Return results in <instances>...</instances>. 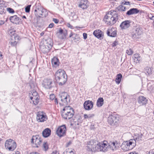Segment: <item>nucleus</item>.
Wrapping results in <instances>:
<instances>
[{"mask_svg": "<svg viewBox=\"0 0 154 154\" xmlns=\"http://www.w3.org/2000/svg\"><path fill=\"white\" fill-rule=\"evenodd\" d=\"M118 14L116 11H111L109 12L104 17V20L109 25H112L116 22L118 19Z\"/></svg>", "mask_w": 154, "mask_h": 154, "instance_id": "f257e3e1", "label": "nucleus"}, {"mask_svg": "<svg viewBox=\"0 0 154 154\" xmlns=\"http://www.w3.org/2000/svg\"><path fill=\"white\" fill-rule=\"evenodd\" d=\"M67 78L65 72L62 69L58 70L55 74V80L59 83V85H62L64 84L66 81Z\"/></svg>", "mask_w": 154, "mask_h": 154, "instance_id": "f03ea898", "label": "nucleus"}, {"mask_svg": "<svg viewBox=\"0 0 154 154\" xmlns=\"http://www.w3.org/2000/svg\"><path fill=\"white\" fill-rule=\"evenodd\" d=\"M136 145V141L134 139H131L123 142L121 146L122 150L127 151L132 149Z\"/></svg>", "mask_w": 154, "mask_h": 154, "instance_id": "7ed1b4c3", "label": "nucleus"}, {"mask_svg": "<svg viewBox=\"0 0 154 154\" xmlns=\"http://www.w3.org/2000/svg\"><path fill=\"white\" fill-rule=\"evenodd\" d=\"M74 113V110L69 106H65L62 111V116L63 118L69 119L73 116Z\"/></svg>", "mask_w": 154, "mask_h": 154, "instance_id": "20e7f679", "label": "nucleus"}, {"mask_svg": "<svg viewBox=\"0 0 154 154\" xmlns=\"http://www.w3.org/2000/svg\"><path fill=\"white\" fill-rule=\"evenodd\" d=\"M5 146L6 149L9 151H12L15 149L17 146L16 143L13 140L9 139L5 142Z\"/></svg>", "mask_w": 154, "mask_h": 154, "instance_id": "39448f33", "label": "nucleus"}, {"mask_svg": "<svg viewBox=\"0 0 154 154\" xmlns=\"http://www.w3.org/2000/svg\"><path fill=\"white\" fill-rule=\"evenodd\" d=\"M143 33V32L140 27L136 26L134 27L132 33V37L133 38H138Z\"/></svg>", "mask_w": 154, "mask_h": 154, "instance_id": "423d86ee", "label": "nucleus"}, {"mask_svg": "<svg viewBox=\"0 0 154 154\" xmlns=\"http://www.w3.org/2000/svg\"><path fill=\"white\" fill-rule=\"evenodd\" d=\"M29 94L30 99L32 101L33 104L35 105L38 104L39 102V97L37 92L33 90Z\"/></svg>", "mask_w": 154, "mask_h": 154, "instance_id": "0eeeda50", "label": "nucleus"}, {"mask_svg": "<svg viewBox=\"0 0 154 154\" xmlns=\"http://www.w3.org/2000/svg\"><path fill=\"white\" fill-rule=\"evenodd\" d=\"M69 97L66 93L64 92L61 94L60 97L62 102L60 103V104L62 105H66L68 102H69Z\"/></svg>", "mask_w": 154, "mask_h": 154, "instance_id": "6e6552de", "label": "nucleus"}, {"mask_svg": "<svg viewBox=\"0 0 154 154\" xmlns=\"http://www.w3.org/2000/svg\"><path fill=\"white\" fill-rule=\"evenodd\" d=\"M107 142L106 141H104L103 142L97 144L98 151L105 152L107 150V148L108 146L107 144Z\"/></svg>", "mask_w": 154, "mask_h": 154, "instance_id": "1a4fd4ad", "label": "nucleus"}, {"mask_svg": "<svg viewBox=\"0 0 154 154\" xmlns=\"http://www.w3.org/2000/svg\"><path fill=\"white\" fill-rule=\"evenodd\" d=\"M48 119L45 113L42 112H39L37 113L36 119L38 122H43Z\"/></svg>", "mask_w": 154, "mask_h": 154, "instance_id": "9d476101", "label": "nucleus"}, {"mask_svg": "<svg viewBox=\"0 0 154 154\" xmlns=\"http://www.w3.org/2000/svg\"><path fill=\"white\" fill-rule=\"evenodd\" d=\"M108 121L111 125H116L119 121V118L114 115H110L108 117Z\"/></svg>", "mask_w": 154, "mask_h": 154, "instance_id": "9b49d317", "label": "nucleus"}, {"mask_svg": "<svg viewBox=\"0 0 154 154\" xmlns=\"http://www.w3.org/2000/svg\"><path fill=\"white\" fill-rule=\"evenodd\" d=\"M66 127L65 125H63L58 128L56 131V134L58 136L61 137L66 135Z\"/></svg>", "mask_w": 154, "mask_h": 154, "instance_id": "f8f14e48", "label": "nucleus"}, {"mask_svg": "<svg viewBox=\"0 0 154 154\" xmlns=\"http://www.w3.org/2000/svg\"><path fill=\"white\" fill-rule=\"evenodd\" d=\"M87 149L90 151L94 152L97 151V144L93 141H90L89 142L87 146Z\"/></svg>", "mask_w": 154, "mask_h": 154, "instance_id": "ddd939ff", "label": "nucleus"}, {"mask_svg": "<svg viewBox=\"0 0 154 154\" xmlns=\"http://www.w3.org/2000/svg\"><path fill=\"white\" fill-rule=\"evenodd\" d=\"M42 142L41 139L38 135H36L32 136L31 142L33 143H35L36 147H38Z\"/></svg>", "mask_w": 154, "mask_h": 154, "instance_id": "4468645a", "label": "nucleus"}, {"mask_svg": "<svg viewBox=\"0 0 154 154\" xmlns=\"http://www.w3.org/2000/svg\"><path fill=\"white\" fill-rule=\"evenodd\" d=\"M53 81L50 79H45L43 81V86L46 88L50 89L52 87Z\"/></svg>", "mask_w": 154, "mask_h": 154, "instance_id": "2eb2a0df", "label": "nucleus"}, {"mask_svg": "<svg viewBox=\"0 0 154 154\" xmlns=\"http://www.w3.org/2000/svg\"><path fill=\"white\" fill-rule=\"evenodd\" d=\"M120 146V143L117 141L110 142L108 143V146L112 151H115L118 149Z\"/></svg>", "mask_w": 154, "mask_h": 154, "instance_id": "dca6fc26", "label": "nucleus"}, {"mask_svg": "<svg viewBox=\"0 0 154 154\" xmlns=\"http://www.w3.org/2000/svg\"><path fill=\"white\" fill-rule=\"evenodd\" d=\"M93 103L91 101L89 100L85 101L84 104V106L85 109L90 110L93 107Z\"/></svg>", "mask_w": 154, "mask_h": 154, "instance_id": "f3484780", "label": "nucleus"}, {"mask_svg": "<svg viewBox=\"0 0 154 154\" xmlns=\"http://www.w3.org/2000/svg\"><path fill=\"white\" fill-rule=\"evenodd\" d=\"M130 20H125L122 23L120 26L122 29H126L130 26Z\"/></svg>", "mask_w": 154, "mask_h": 154, "instance_id": "a211bd4d", "label": "nucleus"}, {"mask_svg": "<svg viewBox=\"0 0 154 154\" xmlns=\"http://www.w3.org/2000/svg\"><path fill=\"white\" fill-rule=\"evenodd\" d=\"M10 20L12 23L16 24H19L20 21V20L16 15L10 17Z\"/></svg>", "mask_w": 154, "mask_h": 154, "instance_id": "6ab92c4d", "label": "nucleus"}, {"mask_svg": "<svg viewBox=\"0 0 154 154\" xmlns=\"http://www.w3.org/2000/svg\"><path fill=\"white\" fill-rule=\"evenodd\" d=\"M138 103L140 105H145L147 102V100L143 96H139L138 98Z\"/></svg>", "mask_w": 154, "mask_h": 154, "instance_id": "aec40b11", "label": "nucleus"}, {"mask_svg": "<svg viewBox=\"0 0 154 154\" xmlns=\"http://www.w3.org/2000/svg\"><path fill=\"white\" fill-rule=\"evenodd\" d=\"M93 34L97 38H100L103 35V32L100 29L95 30L93 32Z\"/></svg>", "mask_w": 154, "mask_h": 154, "instance_id": "412c9836", "label": "nucleus"}, {"mask_svg": "<svg viewBox=\"0 0 154 154\" xmlns=\"http://www.w3.org/2000/svg\"><path fill=\"white\" fill-rule=\"evenodd\" d=\"M88 1L86 0H81L79 6L83 9L87 8L88 6Z\"/></svg>", "mask_w": 154, "mask_h": 154, "instance_id": "4be33fe9", "label": "nucleus"}, {"mask_svg": "<svg viewBox=\"0 0 154 154\" xmlns=\"http://www.w3.org/2000/svg\"><path fill=\"white\" fill-rule=\"evenodd\" d=\"M107 34L108 36L112 37H114L116 35V31L114 29H109Z\"/></svg>", "mask_w": 154, "mask_h": 154, "instance_id": "5701e85b", "label": "nucleus"}, {"mask_svg": "<svg viewBox=\"0 0 154 154\" xmlns=\"http://www.w3.org/2000/svg\"><path fill=\"white\" fill-rule=\"evenodd\" d=\"M51 133V130L49 128H46L42 131V134L44 137H47L50 135Z\"/></svg>", "mask_w": 154, "mask_h": 154, "instance_id": "b1692460", "label": "nucleus"}, {"mask_svg": "<svg viewBox=\"0 0 154 154\" xmlns=\"http://www.w3.org/2000/svg\"><path fill=\"white\" fill-rule=\"evenodd\" d=\"M42 8L40 6L37 8L36 7L35 9V14L37 17H41V11L42 10Z\"/></svg>", "mask_w": 154, "mask_h": 154, "instance_id": "393cba45", "label": "nucleus"}, {"mask_svg": "<svg viewBox=\"0 0 154 154\" xmlns=\"http://www.w3.org/2000/svg\"><path fill=\"white\" fill-rule=\"evenodd\" d=\"M43 44L46 46L51 48L53 45V42L51 39H48L44 41Z\"/></svg>", "mask_w": 154, "mask_h": 154, "instance_id": "a878e982", "label": "nucleus"}, {"mask_svg": "<svg viewBox=\"0 0 154 154\" xmlns=\"http://www.w3.org/2000/svg\"><path fill=\"white\" fill-rule=\"evenodd\" d=\"M139 12V11L137 8H133L131 9L127 12L126 14L130 15L134 14H136Z\"/></svg>", "mask_w": 154, "mask_h": 154, "instance_id": "bb28decb", "label": "nucleus"}, {"mask_svg": "<svg viewBox=\"0 0 154 154\" xmlns=\"http://www.w3.org/2000/svg\"><path fill=\"white\" fill-rule=\"evenodd\" d=\"M16 39H18V37L13 35L12 36L11 40L9 42V43L12 46H15L17 44V42L16 41Z\"/></svg>", "mask_w": 154, "mask_h": 154, "instance_id": "cd10ccee", "label": "nucleus"}, {"mask_svg": "<svg viewBox=\"0 0 154 154\" xmlns=\"http://www.w3.org/2000/svg\"><path fill=\"white\" fill-rule=\"evenodd\" d=\"M40 48L44 54L48 52L51 49V48L49 47L48 48V47L47 46H46L44 44L43 45L41 46Z\"/></svg>", "mask_w": 154, "mask_h": 154, "instance_id": "c85d7f7f", "label": "nucleus"}, {"mask_svg": "<svg viewBox=\"0 0 154 154\" xmlns=\"http://www.w3.org/2000/svg\"><path fill=\"white\" fill-rule=\"evenodd\" d=\"M104 100L103 98H99L97 101V105L98 107L101 106L103 104Z\"/></svg>", "mask_w": 154, "mask_h": 154, "instance_id": "c756f323", "label": "nucleus"}, {"mask_svg": "<svg viewBox=\"0 0 154 154\" xmlns=\"http://www.w3.org/2000/svg\"><path fill=\"white\" fill-rule=\"evenodd\" d=\"M58 61L59 60L57 57H54L51 60V63L54 66H56L58 65Z\"/></svg>", "mask_w": 154, "mask_h": 154, "instance_id": "7c9ffc66", "label": "nucleus"}, {"mask_svg": "<svg viewBox=\"0 0 154 154\" xmlns=\"http://www.w3.org/2000/svg\"><path fill=\"white\" fill-rule=\"evenodd\" d=\"M81 119L80 117L77 116L74 118L73 121L75 123V125H79V123L81 122Z\"/></svg>", "mask_w": 154, "mask_h": 154, "instance_id": "2f4dec72", "label": "nucleus"}, {"mask_svg": "<svg viewBox=\"0 0 154 154\" xmlns=\"http://www.w3.org/2000/svg\"><path fill=\"white\" fill-rule=\"evenodd\" d=\"M5 5L0 2V14H2L4 13L5 11Z\"/></svg>", "mask_w": 154, "mask_h": 154, "instance_id": "473e14b6", "label": "nucleus"}, {"mask_svg": "<svg viewBox=\"0 0 154 154\" xmlns=\"http://www.w3.org/2000/svg\"><path fill=\"white\" fill-rule=\"evenodd\" d=\"M122 77V75L121 74H118L116 76V77L115 79V81L116 83L119 84L121 82V79Z\"/></svg>", "mask_w": 154, "mask_h": 154, "instance_id": "72a5a7b5", "label": "nucleus"}, {"mask_svg": "<svg viewBox=\"0 0 154 154\" xmlns=\"http://www.w3.org/2000/svg\"><path fill=\"white\" fill-rule=\"evenodd\" d=\"M65 32H64L63 30L61 29H60L58 32H57V34L58 37L59 38H63V37H62L60 35L63 33Z\"/></svg>", "mask_w": 154, "mask_h": 154, "instance_id": "f704fd0d", "label": "nucleus"}, {"mask_svg": "<svg viewBox=\"0 0 154 154\" xmlns=\"http://www.w3.org/2000/svg\"><path fill=\"white\" fill-rule=\"evenodd\" d=\"M143 134H139L137 135L136 137L135 138V140L137 141H139L142 140L143 137Z\"/></svg>", "mask_w": 154, "mask_h": 154, "instance_id": "c9c22d12", "label": "nucleus"}, {"mask_svg": "<svg viewBox=\"0 0 154 154\" xmlns=\"http://www.w3.org/2000/svg\"><path fill=\"white\" fill-rule=\"evenodd\" d=\"M41 17L42 16L45 17L48 14V12L45 9L42 8L41 11Z\"/></svg>", "mask_w": 154, "mask_h": 154, "instance_id": "e433bc0d", "label": "nucleus"}, {"mask_svg": "<svg viewBox=\"0 0 154 154\" xmlns=\"http://www.w3.org/2000/svg\"><path fill=\"white\" fill-rule=\"evenodd\" d=\"M94 114H89L88 115L85 114L84 115V118L86 119H90L94 116Z\"/></svg>", "mask_w": 154, "mask_h": 154, "instance_id": "4c0bfd02", "label": "nucleus"}, {"mask_svg": "<svg viewBox=\"0 0 154 154\" xmlns=\"http://www.w3.org/2000/svg\"><path fill=\"white\" fill-rule=\"evenodd\" d=\"M126 53L128 55H131L134 52L131 48H129L126 50Z\"/></svg>", "mask_w": 154, "mask_h": 154, "instance_id": "58836bf2", "label": "nucleus"}, {"mask_svg": "<svg viewBox=\"0 0 154 154\" xmlns=\"http://www.w3.org/2000/svg\"><path fill=\"white\" fill-rule=\"evenodd\" d=\"M43 146L44 149L45 151L47 150L48 148V145L46 143H44L43 144Z\"/></svg>", "mask_w": 154, "mask_h": 154, "instance_id": "ea45409f", "label": "nucleus"}, {"mask_svg": "<svg viewBox=\"0 0 154 154\" xmlns=\"http://www.w3.org/2000/svg\"><path fill=\"white\" fill-rule=\"evenodd\" d=\"M119 10L120 11H125L126 8L123 5H121L119 7Z\"/></svg>", "mask_w": 154, "mask_h": 154, "instance_id": "a19ab883", "label": "nucleus"}, {"mask_svg": "<svg viewBox=\"0 0 154 154\" xmlns=\"http://www.w3.org/2000/svg\"><path fill=\"white\" fill-rule=\"evenodd\" d=\"M7 11L9 13H13L14 12V10L13 9H12L11 8H7Z\"/></svg>", "mask_w": 154, "mask_h": 154, "instance_id": "79ce46f5", "label": "nucleus"}, {"mask_svg": "<svg viewBox=\"0 0 154 154\" xmlns=\"http://www.w3.org/2000/svg\"><path fill=\"white\" fill-rule=\"evenodd\" d=\"M31 5H28L25 8V11L26 12H29L30 11Z\"/></svg>", "mask_w": 154, "mask_h": 154, "instance_id": "37998d69", "label": "nucleus"}, {"mask_svg": "<svg viewBox=\"0 0 154 154\" xmlns=\"http://www.w3.org/2000/svg\"><path fill=\"white\" fill-rule=\"evenodd\" d=\"M67 34V32L66 31L65 32L63 33V34H62L60 36H61L62 37H63V38H60L61 39H63L66 38V35Z\"/></svg>", "mask_w": 154, "mask_h": 154, "instance_id": "c03bdc74", "label": "nucleus"}, {"mask_svg": "<svg viewBox=\"0 0 154 154\" xmlns=\"http://www.w3.org/2000/svg\"><path fill=\"white\" fill-rule=\"evenodd\" d=\"M50 99L51 100H53L55 98V95L53 94H51L50 95Z\"/></svg>", "mask_w": 154, "mask_h": 154, "instance_id": "a18cd8bd", "label": "nucleus"}, {"mask_svg": "<svg viewBox=\"0 0 154 154\" xmlns=\"http://www.w3.org/2000/svg\"><path fill=\"white\" fill-rule=\"evenodd\" d=\"M66 26L70 28L71 29H74L73 26H72L70 25L69 23H67L66 24Z\"/></svg>", "mask_w": 154, "mask_h": 154, "instance_id": "49530a36", "label": "nucleus"}, {"mask_svg": "<svg viewBox=\"0 0 154 154\" xmlns=\"http://www.w3.org/2000/svg\"><path fill=\"white\" fill-rule=\"evenodd\" d=\"M118 44V42L116 41H115L113 42V43L112 44V47H115Z\"/></svg>", "mask_w": 154, "mask_h": 154, "instance_id": "de8ad7c7", "label": "nucleus"}, {"mask_svg": "<svg viewBox=\"0 0 154 154\" xmlns=\"http://www.w3.org/2000/svg\"><path fill=\"white\" fill-rule=\"evenodd\" d=\"M134 57L135 58H136L137 59V60H138V59L140 57H139V54H135L134 55Z\"/></svg>", "mask_w": 154, "mask_h": 154, "instance_id": "09e8293b", "label": "nucleus"}, {"mask_svg": "<svg viewBox=\"0 0 154 154\" xmlns=\"http://www.w3.org/2000/svg\"><path fill=\"white\" fill-rule=\"evenodd\" d=\"M53 21L56 23H57L59 22V20L56 18H53Z\"/></svg>", "mask_w": 154, "mask_h": 154, "instance_id": "8fccbe9b", "label": "nucleus"}, {"mask_svg": "<svg viewBox=\"0 0 154 154\" xmlns=\"http://www.w3.org/2000/svg\"><path fill=\"white\" fill-rule=\"evenodd\" d=\"M87 35L86 33H83V38L84 39H86L87 38Z\"/></svg>", "mask_w": 154, "mask_h": 154, "instance_id": "3c124183", "label": "nucleus"}, {"mask_svg": "<svg viewBox=\"0 0 154 154\" xmlns=\"http://www.w3.org/2000/svg\"><path fill=\"white\" fill-rule=\"evenodd\" d=\"M77 35V34H75L72 32H71L69 35V37L70 38L72 37V36L75 35V36Z\"/></svg>", "mask_w": 154, "mask_h": 154, "instance_id": "603ef678", "label": "nucleus"}, {"mask_svg": "<svg viewBox=\"0 0 154 154\" xmlns=\"http://www.w3.org/2000/svg\"><path fill=\"white\" fill-rule=\"evenodd\" d=\"M66 152L67 154H75L74 152L72 150H71L69 152L67 151Z\"/></svg>", "mask_w": 154, "mask_h": 154, "instance_id": "864d4df0", "label": "nucleus"}, {"mask_svg": "<svg viewBox=\"0 0 154 154\" xmlns=\"http://www.w3.org/2000/svg\"><path fill=\"white\" fill-rule=\"evenodd\" d=\"M54 23H51L49 25L48 27L50 28H51L54 26Z\"/></svg>", "mask_w": 154, "mask_h": 154, "instance_id": "5fc2aeb1", "label": "nucleus"}, {"mask_svg": "<svg viewBox=\"0 0 154 154\" xmlns=\"http://www.w3.org/2000/svg\"><path fill=\"white\" fill-rule=\"evenodd\" d=\"M54 101L55 102V104H58V101L57 99L56 98H55L54 99Z\"/></svg>", "mask_w": 154, "mask_h": 154, "instance_id": "6e6d98bb", "label": "nucleus"}, {"mask_svg": "<svg viewBox=\"0 0 154 154\" xmlns=\"http://www.w3.org/2000/svg\"><path fill=\"white\" fill-rule=\"evenodd\" d=\"M5 22L4 21L2 20H0V25H2L4 24Z\"/></svg>", "mask_w": 154, "mask_h": 154, "instance_id": "4d7b16f0", "label": "nucleus"}, {"mask_svg": "<svg viewBox=\"0 0 154 154\" xmlns=\"http://www.w3.org/2000/svg\"><path fill=\"white\" fill-rule=\"evenodd\" d=\"M149 152L150 154H154V149L150 151Z\"/></svg>", "mask_w": 154, "mask_h": 154, "instance_id": "13d9d810", "label": "nucleus"}, {"mask_svg": "<svg viewBox=\"0 0 154 154\" xmlns=\"http://www.w3.org/2000/svg\"><path fill=\"white\" fill-rule=\"evenodd\" d=\"M146 70L148 74H149V68L148 67H146Z\"/></svg>", "mask_w": 154, "mask_h": 154, "instance_id": "bf43d9fd", "label": "nucleus"}, {"mask_svg": "<svg viewBox=\"0 0 154 154\" xmlns=\"http://www.w3.org/2000/svg\"><path fill=\"white\" fill-rule=\"evenodd\" d=\"M51 154H59V153L57 151L53 152Z\"/></svg>", "mask_w": 154, "mask_h": 154, "instance_id": "052dcab7", "label": "nucleus"}, {"mask_svg": "<svg viewBox=\"0 0 154 154\" xmlns=\"http://www.w3.org/2000/svg\"><path fill=\"white\" fill-rule=\"evenodd\" d=\"M128 154H138L136 152H131Z\"/></svg>", "mask_w": 154, "mask_h": 154, "instance_id": "680f3d73", "label": "nucleus"}, {"mask_svg": "<svg viewBox=\"0 0 154 154\" xmlns=\"http://www.w3.org/2000/svg\"><path fill=\"white\" fill-rule=\"evenodd\" d=\"M130 2H126L124 3V5H128V4H129Z\"/></svg>", "mask_w": 154, "mask_h": 154, "instance_id": "e2e57ef3", "label": "nucleus"}, {"mask_svg": "<svg viewBox=\"0 0 154 154\" xmlns=\"http://www.w3.org/2000/svg\"><path fill=\"white\" fill-rule=\"evenodd\" d=\"M13 154H20L19 152L17 151L16 152L14 153H13Z\"/></svg>", "mask_w": 154, "mask_h": 154, "instance_id": "0e129e2a", "label": "nucleus"}, {"mask_svg": "<svg viewBox=\"0 0 154 154\" xmlns=\"http://www.w3.org/2000/svg\"><path fill=\"white\" fill-rule=\"evenodd\" d=\"M2 58V55L1 54V53H0V59Z\"/></svg>", "mask_w": 154, "mask_h": 154, "instance_id": "69168bd1", "label": "nucleus"}, {"mask_svg": "<svg viewBox=\"0 0 154 154\" xmlns=\"http://www.w3.org/2000/svg\"><path fill=\"white\" fill-rule=\"evenodd\" d=\"M154 18V16H152L151 17H150V19L152 20H153V18Z\"/></svg>", "mask_w": 154, "mask_h": 154, "instance_id": "338daca9", "label": "nucleus"}, {"mask_svg": "<svg viewBox=\"0 0 154 154\" xmlns=\"http://www.w3.org/2000/svg\"><path fill=\"white\" fill-rule=\"evenodd\" d=\"M44 34V32H42L41 33L40 35L41 36H42Z\"/></svg>", "mask_w": 154, "mask_h": 154, "instance_id": "774afa93", "label": "nucleus"}]
</instances>
